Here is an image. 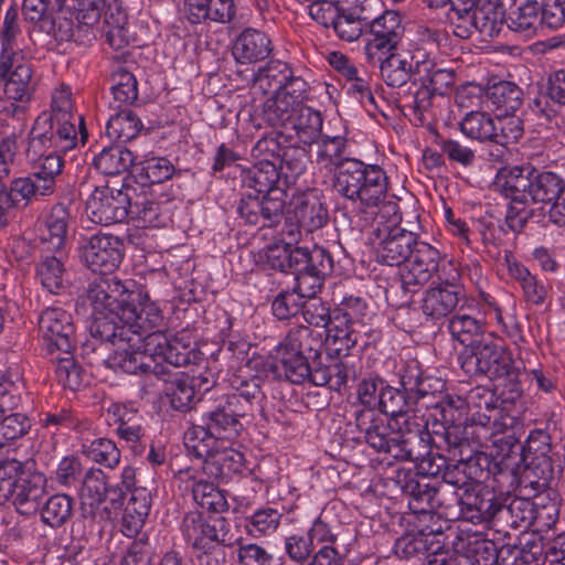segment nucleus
Here are the masks:
<instances>
[{
  "instance_id": "ddd939ff",
  "label": "nucleus",
  "mask_w": 565,
  "mask_h": 565,
  "mask_svg": "<svg viewBox=\"0 0 565 565\" xmlns=\"http://www.w3.org/2000/svg\"><path fill=\"white\" fill-rule=\"evenodd\" d=\"M498 497L490 491L482 489L479 483L463 492L452 491L448 495L447 510L457 505L460 508L459 518L472 524H487L492 526Z\"/></svg>"
},
{
  "instance_id": "0eeeda50",
  "label": "nucleus",
  "mask_w": 565,
  "mask_h": 565,
  "mask_svg": "<svg viewBox=\"0 0 565 565\" xmlns=\"http://www.w3.org/2000/svg\"><path fill=\"white\" fill-rule=\"evenodd\" d=\"M462 370L471 375H483L489 380H507L511 393L520 396L522 388L518 383L520 369L515 365L512 353L492 340L481 339L472 349L461 355Z\"/></svg>"
},
{
  "instance_id": "473e14b6",
  "label": "nucleus",
  "mask_w": 565,
  "mask_h": 565,
  "mask_svg": "<svg viewBox=\"0 0 565 565\" xmlns=\"http://www.w3.org/2000/svg\"><path fill=\"white\" fill-rule=\"evenodd\" d=\"M151 508V491L147 488H135L130 494L121 518L122 533L132 537L145 525Z\"/></svg>"
},
{
  "instance_id": "b1692460",
  "label": "nucleus",
  "mask_w": 565,
  "mask_h": 565,
  "mask_svg": "<svg viewBox=\"0 0 565 565\" xmlns=\"http://www.w3.org/2000/svg\"><path fill=\"white\" fill-rule=\"evenodd\" d=\"M79 497L83 518L93 521L108 518L109 511L103 507L107 498L106 476L100 469H90L86 472Z\"/></svg>"
},
{
  "instance_id": "4468645a",
  "label": "nucleus",
  "mask_w": 565,
  "mask_h": 565,
  "mask_svg": "<svg viewBox=\"0 0 565 565\" xmlns=\"http://www.w3.org/2000/svg\"><path fill=\"white\" fill-rule=\"evenodd\" d=\"M81 257L92 271L111 273L124 258V241L111 234H95L82 245Z\"/></svg>"
},
{
  "instance_id": "72a5a7b5",
  "label": "nucleus",
  "mask_w": 565,
  "mask_h": 565,
  "mask_svg": "<svg viewBox=\"0 0 565 565\" xmlns=\"http://www.w3.org/2000/svg\"><path fill=\"white\" fill-rule=\"evenodd\" d=\"M67 211L58 205L47 215L44 228L41 230L40 242L43 254L65 253L67 235Z\"/></svg>"
},
{
  "instance_id": "de8ad7c7",
  "label": "nucleus",
  "mask_w": 565,
  "mask_h": 565,
  "mask_svg": "<svg viewBox=\"0 0 565 565\" xmlns=\"http://www.w3.org/2000/svg\"><path fill=\"white\" fill-rule=\"evenodd\" d=\"M328 364L320 361L315 362L313 374H311V384L315 386L329 385L334 391H340L344 386L350 376L351 370L341 360L330 356Z\"/></svg>"
},
{
  "instance_id": "37998d69",
  "label": "nucleus",
  "mask_w": 565,
  "mask_h": 565,
  "mask_svg": "<svg viewBox=\"0 0 565 565\" xmlns=\"http://www.w3.org/2000/svg\"><path fill=\"white\" fill-rule=\"evenodd\" d=\"M129 216L138 222L141 227H159L163 225L161 206L149 198L146 192H138L134 186V194L130 200Z\"/></svg>"
},
{
  "instance_id": "f257e3e1",
  "label": "nucleus",
  "mask_w": 565,
  "mask_h": 565,
  "mask_svg": "<svg viewBox=\"0 0 565 565\" xmlns=\"http://www.w3.org/2000/svg\"><path fill=\"white\" fill-rule=\"evenodd\" d=\"M131 280L102 277L87 289L93 321L89 324L92 340L85 349H97V342L110 344L114 351L105 360L108 367L128 374L148 373L166 379L163 365L141 351L143 335L163 328L160 308L131 289Z\"/></svg>"
},
{
  "instance_id": "052dcab7",
  "label": "nucleus",
  "mask_w": 565,
  "mask_h": 565,
  "mask_svg": "<svg viewBox=\"0 0 565 565\" xmlns=\"http://www.w3.org/2000/svg\"><path fill=\"white\" fill-rule=\"evenodd\" d=\"M307 146L290 145L284 148L279 158V170L284 175V185L294 182L306 171L309 158Z\"/></svg>"
},
{
  "instance_id": "bf43d9fd",
  "label": "nucleus",
  "mask_w": 565,
  "mask_h": 565,
  "mask_svg": "<svg viewBox=\"0 0 565 565\" xmlns=\"http://www.w3.org/2000/svg\"><path fill=\"white\" fill-rule=\"evenodd\" d=\"M310 15L326 28H332L338 35H354L355 29L349 28L333 0H318L310 6Z\"/></svg>"
},
{
  "instance_id": "6ab92c4d",
  "label": "nucleus",
  "mask_w": 565,
  "mask_h": 565,
  "mask_svg": "<svg viewBox=\"0 0 565 565\" xmlns=\"http://www.w3.org/2000/svg\"><path fill=\"white\" fill-rule=\"evenodd\" d=\"M475 443L470 441V451L461 452V448H455L448 451L449 457L456 460V463H448L443 472V484L448 487L449 491L463 492L479 483L483 471L478 467L473 454L477 451Z\"/></svg>"
},
{
  "instance_id": "bb28decb",
  "label": "nucleus",
  "mask_w": 565,
  "mask_h": 565,
  "mask_svg": "<svg viewBox=\"0 0 565 565\" xmlns=\"http://www.w3.org/2000/svg\"><path fill=\"white\" fill-rule=\"evenodd\" d=\"M411 444L409 438H401V436L396 434L393 420L391 418L387 419L385 416L382 422L377 424L375 433L367 443L375 451L388 454L397 460L418 458Z\"/></svg>"
},
{
  "instance_id": "4c0bfd02",
  "label": "nucleus",
  "mask_w": 565,
  "mask_h": 565,
  "mask_svg": "<svg viewBox=\"0 0 565 565\" xmlns=\"http://www.w3.org/2000/svg\"><path fill=\"white\" fill-rule=\"evenodd\" d=\"M309 249L305 247H295L291 242H277L267 246L265 255L267 264L282 273L296 275L299 268L303 267L305 257Z\"/></svg>"
},
{
  "instance_id": "5fc2aeb1",
  "label": "nucleus",
  "mask_w": 565,
  "mask_h": 565,
  "mask_svg": "<svg viewBox=\"0 0 565 565\" xmlns=\"http://www.w3.org/2000/svg\"><path fill=\"white\" fill-rule=\"evenodd\" d=\"M556 423L550 418L545 428H535L530 431L525 445L522 447V456L526 463L531 458H540L545 462L544 454L550 451L551 445L557 439Z\"/></svg>"
},
{
  "instance_id": "39448f33",
  "label": "nucleus",
  "mask_w": 565,
  "mask_h": 565,
  "mask_svg": "<svg viewBox=\"0 0 565 565\" xmlns=\"http://www.w3.org/2000/svg\"><path fill=\"white\" fill-rule=\"evenodd\" d=\"M321 342L306 326L291 329L277 348V359L269 366L275 379L292 384L311 383L315 362L320 356Z\"/></svg>"
},
{
  "instance_id": "2eb2a0df",
  "label": "nucleus",
  "mask_w": 565,
  "mask_h": 565,
  "mask_svg": "<svg viewBox=\"0 0 565 565\" xmlns=\"http://www.w3.org/2000/svg\"><path fill=\"white\" fill-rule=\"evenodd\" d=\"M39 117H46L49 124L61 129L66 136L68 134L77 139L79 132L84 142L87 139L84 117L76 114L73 94L66 84H61L53 90L50 113H42Z\"/></svg>"
},
{
  "instance_id": "a19ab883",
  "label": "nucleus",
  "mask_w": 565,
  "mask_h": 565,
  "mask_svg": "<svg viewBox=\"0 0 565 565\" xmlns=\"http://www.w3.org/2000/svg\"><path fill=\"white\" fill-rule=\"evenodd\" d=\"M348 153V140L343 136H321L317 140L316 162L327 170H339L345 160H352Z\"/></svg>"
},
{
  "instance_id": "8fccbe9b",
  "label": "nucleus",
  "mask_w": 565,
  "mask_h": 565,
  "mask_svg": "<svg viewBox=\"0 0 565 565\" xmlns=\"http://www.w3.org/2000/svg\"><path fill=\"white\" fill-rule=\"evenodd\" d=\"M262 379L258 376L244 377L239 374L233 375L230 383L233 393L226 398H235L237 405L245 409L247 415L253 404H260L265 395L262 391Z\"/></svg>"
},
{
  "instance_id": "c85d7f7f",
  "label": "nucleus",
  "mask_w": 565,
  "mask_h": 565,
  "mask_svg": "<svg viewBox=\"0 0 565 565\" xmlns=\"http://www.w3.org/2000/svg\"><path fill=\"white\" fill-rule=\"evenodd\" d=\"M163 367L167 372L166 379L156 376L152 371H149L148 373H141L146 376L145 384L153 386V379L163 381L166 383L169 382L170 386L167 387V395L169 396L172 408L181 412L190 409L196 397V392L193 388V384H191L190 375L182 372L171 374L166 366Z\"/></svg>"
},
{
  "instance_id": "9b49d317",
  "label": "nucleus",
  "mask_w": 565,
  "mask_h": 565,
  "mask_svg": "<svg viewBox=\"0 0 565 565\" xmlns=\"http://www.w3.org/2000/svg\"><path fill=\"white\" fill-rule=\"evenodd\" d=\"M246 416L245 409L237 405L235 398H226L217 404L213 409L203 415L202 426L195 427L185 434V440L189 438L200 440L201 438L234 439L243 430L241 418Z\"/></svg>"
},
{
  "instance_id": "3c124183",
  "label": "nucleus",
  "mask_w": 565,
  "mask_h": 565,
  "mask_svg": "<svg viewBox=\"0 0 565 565\" xmlns=\"http://www.w3.org/2000/svg\"><path fill=\"white\" fill-rule=\"evenodd\" d=\"M322 122V116L319 111L303 105L288 127L296 132L303 145L310 146L321 137Z\"/></svg>"
},
{
  "instance_id": "f704fd0d",
  "label": "nucleus",
  "mask_w": 565,
  "mask_h": 565,
  "mask_svg": "<svg viewBox=\"0 0 565 565\" xmlns=\"http://www.w3.org/2000/svg\"><path fill=\"white\" fill-rule=\"evenodd\" d=\"M294 216L298 226L307 233L322 228L329 220L327 206L312 193L301 194L296 198Z\"/></svg>"
},
{
  "instance_id": "412c9836",
  "label": "nucleus",
  "mask_w": 565,
  "mask_h": 565,
  "mask_svg": "<svg viewBox=\"0 0 565 565\" xmlns=\"http://www.w3.org/2000/svg\"><path fill=\"white\" fill-rule=\"evenodd\" d=\"M213 444L212 438H201L200 440L189 438V441H185V446L191 454L203 459L205 465L216 467V476L228 477L243 471L244 455L242 452L232 448L221 451L215 450Z\"/></svg>"
},
{
  "instance_id": "1a4fd4ad",
  "label": "nucleus",
  "mask_w": 565,
  "mask_h": 565,
  "mask_svg": "<svg viewBox=\"0 0 565 565\" xmlns=\"http://www.w3.org/2000/svg\"><path fill=\"white\" fill-rule=\"evenodd\" d=\"M451 263L440 265V253L431 245L419 242L412 255L407 258L401 271L402 288L414 294L424 287L436 275L452 274Z\"/></svg>"
},
{
  "instance_id": "0e129e2a",
  "label": "nucleus",
  "mask_w": 565,
  "mask_h": 565,
  "mask_svg": "<svg viewBox=\"0 0 565 565\" xmlns=\"http://www.w3.org/2000/svg\"><path fill=\"white\" fill-rule=\"evenodd\" d=\"M143 125L140 118L132 110H121L111 116L106 126L109 138L127 142L136 138Z\"/></svg>"
},
{
  "instance_id": "a211bd4d",
  "label": "nucleus",
  "mask_w": 565,
  "mask_h": 565,
  "mask_svg": "<svg viewBox=\"0 0 565 565\" xmlns=\"http://www.w3.org/2000/svg\"><path fill=\"white\" fill-rule=\"evenodd\" d=\"M377 259L390 266L405 264L419 244L417 235L405 228H374Z\"/></svg>"
},
{
  "instance_id": "7c9ffc66",
  "label": "nucleus",
  "mask_w": 565,
  "mask_h": 565,
  "mask_svg": "<svg viewBox=\"0 0 565 565\" xmlns=\"http://www.w3.org/2000/svg\"><path fill=\"white\" fill-rule=\"evenodd\" d=\"M544 458L545 462H542L540 458H531L526 463L527 471L536 477V480L530 481L535 492H541L551 482L558 480L565 468V459L561 457L556 440L551 445L550 451L544 454Z\"/></svg>"
},
{
  "instance_id": "338daca9",
  "label": "nucleus",
  "mask_w": 565,
  "mask_h": 565,
  "mask_svg": "<svg viewBox=\"0 0 565 565\" xmlns=\"http://www.w3.org/2000/svg\"><path fill=\"white\" fill-rule=\"evenodd\" d=\"M114 100L120 105H130L138 98V82L132 73L118 68L110 75Z\"/></svg>"
},
{
  "instance_id": "2f4dec72",
  "label": "nucleus",
  "mask_w": 565,
  "mask_h": 565,
  "mask_svg": "<svg viewBox=\"0 0 565 565\" xmlns=\"http://www.w3.org/2000/svg\"><path fill=\"white\" fill-rule=\"evenodd\" d=\"M415 82L427 85L436 95L445 96L456 83V73L452 70L437 68L425 54H415Z\"/></svg>"
},
{
  "instance_id": "a18cd8bd",
  "label": "nucleus",
  "mask_w": 565,
  "mask_h": 565,
  "mask_svg": "<svg viewBox=\"0 0 565 565\" xmlns=\"http://www.w3.org/2000/svg\"><path fill=\"white\" fill-rule=\"evenodd\" d=\"M411 56V62L402 55L398 50L386 57V61L380 65L381 76L391 87H401L411 78L415 79V61Z\"/></svg>"
},
{
  "instance_id": "7ed1b4c3",
  "label": "nucleus",
  "mask_w": 565,
  "mask_h": 565,
  "mask_svg": "<svg viewBox=\"0 0 565 565\" xmlns=\"http://www.w3.org/2000/svg\"><path fill=\"white\" fill-rule=\"evenodd\" d=\"M180 530L198 565H232L238 539L226 518H205L198 511H190L184 514Z\"/></svg>"
},
{
  "instance_id": "5701e85b",
  "label": "nucleus",
  "mask_w": 565,
  "mask_h": 565,
  "mask_svg": "<svg viewBox=\"0 0 565 565\" xmlns=\"http://www.w3.org/2000/svg\"><path fill=\"white\" fill-rule=\"evenodd\" d=\"M431 417V423H429V419L424 420V443L430 444L431 446L447 452L455 448H461V451L463 450L465 454L470 451L471 440L469 435L473 431L469 430L473 429L472 425L460 428L459 426H450L446 424L437 417V414H433Z\"/></svg>"
},
{
  "instance_id": "dca6fc26",
  "label": "nucleus",
  "mask_w": 565,
  "mask_h": 565,
  "mask_svg": "<svg viewBox=\"0 0 565 565\" xmlns=\"http://www.w3.org/2000/svg\"><path fill=\"white\" fill-rule=\"evenodd\" d=\"M47 120L46 117H38L30 131L25 152L31 162L50 152H66L76 146V138L61 132V129L52 126Z\"/></svg>"
},
{
  "instance_id": "6e6552de",
  "label": "nucleus",
  "mask_w": 565,
  "mask_h": 565,
  "mask_svg": "<svg viewBox=\"0 0 565 565\" xmlns=\"http://www.w3.org/2000/svg\"><path fill=\"white\" fill-rule=\"evenodd\" d=\"M134 186L124 183L119 189L108 184L97 185L86 200L85 212L95 224L121 223L129 216Z\"/></svg>"
},
{
  "instance_id": "f3484780",
  "label": "nucleus",
  "mask_w": 565,
  "mask_h": 565,
  "mask_svg": "<svg viewBox=\"0 0 565 565\" xmlns=\"http://www.w3.org/2000/svg\"><path fill=\"white\" fill-rule=\"evenodd\" d=\"M39 330L50 347L70 355L75 348L72 315L61 307H49L39 317Z\"/></svg>"
},
{
  "instance_id": "c9c22d12",
  "label": "nucleus",
  "mask_w": 565,
  "mask_h": 565,
  "mask_svg": "<svg viewBox=\"0 0 565 565\" xmlns=\"http://www.w3.org/2000/svg\"><path fill=\"white\" fill-rule=\"evenodd\" d=\"M185 6L188 19L192 23L205 20L227 23L235 14L234 0H185Z\"/></svg>"
},
{
  "instance_id": "4be33fe9",
  "label": "nucleus",
  "mask_w": 565,
  "mask_h": 565,
  "mask_svg": "<svg viewBox=\"0 0 565 565\" xmlns=\"http://www.w3.org/2000/svg\"><path fill=\"white\" fill-rule=\"evenodd\" d=\"M387 190L386 172L377 164H367L349 202L359 213L367 212L387 198Z\"/></svg>"
},
{
  "instance_id": "680f3d73",
  "label": "nucleus",
  "mask_w": 565,
  "mask_h": 565,
  "mask_svg": "<svg viewBox=\"0 0 565 565\" xmlns=\"http://www.w3.org/2000/svg\"><path fill=\"white\" fill-rule=\"evenodd\" d=\"M291 76V67L281 61L271 60L258 68L254 76V86L264 93L278 92L288 77Z\"/></svg>"
},
{
  "instance_id": "79ce46f5",
  "label": "nucleus",
  "mask_w": 565,
  "mask_h": 565,
  "mask_svg": "<svg viewBox=\"0 0 565 565\" xmlns=\"http://www.w3.org/2000/svg\"><path fill=\"white\" fill-rule=\"evenodd\" d=\"M136 157L132 152L120 145L105 147L94 157L95 168L106 175L124 173L134 164Z\"/></svg>"
},
{
  "instance_id": "f03ea898",
  "label": "nucleus",
  "mask_w": 565,
  "mask_h": 565,
  "mask_svg": "<svg viewBox=\"0 0 565 565\" xmlns=\"http://www.w3.org/2000/svg\"><path fill=\"white\" fill-rule=\"evenodd\" d=\"M281 175L277 162L268 158L243 170V184L257 192L243 194L236 203V212L245 224L271 228L281 222L287 198Z\"/></svg>"
},
{
  "instance_id": "774afa93",
  "label": "nucleus",
  "mask_w": 565,
  "mask_h": 565,
  "mask_svg": "<svg viewBox=\"0 0 565 565\" xmlns=\"http://www.w3.org/2000/svg\"><path fill=\"white\" fill-rule=\"evenodd\" d=\"M82 452L89 460L107 468H115L120 461V450L107 438H97L88 445L84 444Z\"/></svg>"
},
{
  "instance_id": "f8f14e48",
  "label": "nucleus",
  "mask_w": 565,
  "mask_h": 565,
  "mask_svg": "<svg viewBox=\"0 0 565 565\" xmlns=\"http://www.w3.org/2000/svg\"><path fill=\"white\" fill-rule=\"evenodd\" d=\"M398 483L403 493L408 498V508L414 514L431 515V512L445 508L447 510L448 487H436L426 478L411 472L398 475Z\"/></svg>"
},
{
  "instance_id": "aec40b11",
  "label": "nucleus",
  "mask_w": 565,
  "mask_h": 565,
  "mask_svg": "<svg viewBox=\"0 0 565 565\" xmlns=\"http://www.w3.org/2000/svg\"><path fill=\"white\" fill-rule=\"evenodd\" d=\"M62 152H50L35 162L33 171L20 180L34 201L51 196L56 191V181L62 173L64 161Z\"/></svg>"
},
{
  "instance_id": "e2e57ef3",
  "label": "nucleus",
  "mask_w": 565,
  "mask_h": 565,
  "mask_svg": "<svg viewBox=\"0 0 565 565\" xmlns=\"http://www.w3.org/2000/svg\"><path fill=\"white\" fill-rule=\"evenodd\" d=\"M379 412L393 419L396 416H403L405 412H413L412 394L404 388L392 386L381 387L379 395Z\"/></svg>"
},
{
  "instance_id": "e433bc0d",
  "label": "nucleus",
  "mask_w": 565,
  "mask_h": 565,
  "mask_svg": "<svg viewBox=\"0 0 565 565\" xmlns=\"http://www.w3.org/2000/svg\"><path fill=\"white\" fill-rule=\"evenodd\" d=\"M66 258L65 253L43 254L36 265V275L42 286L52 294H61L68 284Z\"/></svg>"
},
{
  "instance_id": "09e8293b",
  "label": "nucleus",
  "mask_w": 565,
  "mask_h": 565,
  "mask_svg": "<svg viewBox=\"0 0 565 565\" xmlns=\"http://www.w3.org/2000/svg\"><path fill=\"white\" fill-rule=\"evenodd\" d=\"M508 270L510 276L519 282L523 290L524 299L535 306L543 305L547 288L542 280H539L532 273L521 263H509Z\"/></svg>"
},
{
  "instance_id": "c03bdc74",
  "label": "nucleus",
  "mask_w": 565,
  "mask_h": 565,
  "mask_svg": "<svg viewBox=\"0 0 565 565\" xmlns=\"http://www.w3.org/2000/svg\"><path fill=\"white\" fill-rule=\"evenodd\" d=\"M60 11L75 13L78 23L94 25L111 7V0H54Z\"/></svg>"
},
{
  "instance_id": "9d476101",
  "label": "nucleus",
  "mask_w": 565,
  "mask_h": 565,
  "mask_svg": "<svg viewBox=\"0 0 565 565\" xmlns=\"http://www.w3.org/2000/svg\"><path fill=\"white\" fill-rule=\"evenodd\" d=\"M459 274L452 268V274L439 275L436 285L427 288L422 298L420 309L425 318L434 323L450 318L465 300L463 289L457 282Z\"/></svg>"
},
{
  "instance_id": "ea45409f",
  "label": "nucleus",
  "mask_w": 565,
  "mask_h": 565,
  "mask_svg": "<svg viewBox=\"0 0 565 565\" xmlns=\"http://www.w3.org/2000/svg\"><path fill=\"white\" fill-rule=\"evenodd\" d=\"M326 332L330 356H348L359 342V330L353 324H347L344 320L338 318H333Z\"/></svg>"
},
{
  "instance_id": "13d9d810",
  "label": "nucleus",
  "mask_w": 565,
  "mask_h": 565,
  "mask_svg": "<svg viewBox=\"0 0 565 565\" xmlns=\"http://www.w3.org/2000/svg\"><path fill=\"white\" fill-rule=\"evenodd\" d=\"M541 4L535 0H526L512 9L505 19V30L512 32H536L540 21Z\"/></svg>"
},
{
  "instance_id": "49530a36",
  "label": "nucleus",
  "mask_w": 565,
  "mask_h": 565,
  "mask_svg": "<svg viewBox=\"0 0 565 565\" xmlns=\"http://www.w3.org/2000/svg\"><path fill=\"white\" fill-rule=\"evenodd\" d=\"M365 169H367V163L360 159L345 160L333 174L332 188L334 192L349 201L353 196V191Z\"/></svg>"
},
{
  "instance_id": "603ef678",
  "label": "nucleus",
  "mask_w": 565,
  "mask_h": 565,
  "mask_svg": "<svg viewBox=\"0 0 565 565\" xmlns=\"http://www.w3.org/2000/svg\"><path fill=\"white\" fill-rule=\"evenodd\" d=\"M447 329L454 340L468 347V349H472V345L480 341L478 338L483 333V327L478 319L459 312H455L447 319Z\"/></svg>"
},
{
  "instance_id": "393cba45",
  "label": "nucleus",
  "mask_w": 565,
  "mask_h": 565,
  "mask_svg": "<svg viewBox=\"0 0 565 565\" xmlns=\"http://www.w3.org/2000/svg\"><path fill=\"white\" fill-rule=\"evenodd\" d=\"M534 504L529 499L512 498L509 503L498 498L492 529L504 535L509 530H526L534 518Z\"/></svg>"
},
{
  "instance_id": "cd10ccee",
  "label": "nucleus",
  "mask_w": 565,
  "mask_h": 565,
  "mask_svg": "<svg viewBox=\"0 0 565 565\" xmlns=\"http://www.w3.org/2000/svg\"><path fill=\"white\" fill-rule=\"evenodd\" d=\"M459 542L456 544V550L461 551L468 558L478 565H511L508 557L504 556L510 547L498 548L495 544L486 540L478 534L459 535Z\"/></svg>"
},
{
  "instance_id": "423d86ee",
  "label": "nucleus",
  "mask_w": 565,
  "mask_h": 565,
  "mask_svg": "<svg viewBox=\"0 0 565 565\" xmlns=\"http://www.w3.org/2000/svg\"><path fill=\"white\" fill-rule=\"evenodd\" d=\"M565 185L564 179L551 171H539L531 166L513 167L500 171L495 189L515 203L554 204Z\"/></svg>"
},
{
  "instance_id": "864d4df0",
  "label": "nucleus",
  "mask_w": 565,
  "mask_h": 565,
  "mask_svg": "<svg viewBox=\"0 0 565 565\" xmlns=\"http://www.w3.org/2000/svg\"><path fill=\"white\" fill-rule=\"evenodd\" d=\"M495 117L486 111H469L460 120V131L471 140L493 142Z\"/></svg>"
},
{
  "instance_id": "c756f323",
  "label": "nucleus",
  "mask_w": 565,
  "mask_h": 565,
  "mask_svg": "<svg viewBox=\"0 0 565 565\" xmlns=\"http://www.w3.org/2000/svg\"><path fill=\"white\" fill-rule=\"evenodd\" d=\"M471 26H465L468 32H479L484 35H499L505 32V14L501 4L498 2L484 0L466 19Z\"/></svg>"
},
{
  "instance_id": "4d7b16f0",
  "label": "nucleus",
  "mask_w": 565,
  "mask_h": 565,
  "mask_svg": "<svg viewBox=\"0 0 565 565\" xmlns=\"http://www.w3.org/2000/svg\"><path fill=\"white\" fill-rule=\"evenodd\" d=\"M522 89L509 81H500L489 85L487 97L492 105L503 113H514L522 105Z\"/></svg>"
},
{
  "instance_id": "58836bf2",
  "label": "nucleus",
  "mask_w": 565,
  "mask_h": 565,
  "mask_svg": "<svg viewBox=\"0 0 565 565\" xmlns=\"http://www.w3.org/2000/svg\"><path fill=\"white\" fill-rule=\"evenodd\" d=\"M14 406L13 396H0V448L23 437L31 429L30 418L21 413L4 414Z\"/></svg>"
},
{
  "instance_id": "6e6d98bb",
  "label": "nucleus",
  "mask_w": 565,
  "mask_h": 565,
  "mask_svg": "<svg viewBox=\"0 0 565 565\" xmlns=\"http://www.w3.org/2000/svg\"><path fill=\"white\" fill-rule=\"evenodd\" d=\"M301 106L277 92L263 105V117L270 126L288 127Z\"/></svg>"
},
{
  "instance_id": "20e7f679",
  "label": "nucleus",
  "mask_w": 565,
  "mask_h": 565,
  "mask_svg": "<svg viewBox=\"0 0 565 565\" xmlns=\"http://www.w3.org/2000/svg\"><path fill=\"white\" fill-rule=\"evenodd\" d=\"M0 54V84L3 86L4 105L0 111L6 116H23L33 99L36 82L31 64L24 61L17 38H2Z\"/></svg>"
},
{
  "instance_id": "69168bd1",
  "label": "nucleus",
  "mask_w": 565,
  "mask_h": 565,
  "mask_svg": "<svg viewBox=\"0 0 565 565\" xmlns=\"http://www.w3.org/2000/svg\"><path fill=\"white\" fill-rule=\"evenodd\" d=\"M271 52L269 38H235L232 53L239 63H253L264 60Z\"/></svg>"
},
{
  "instance_id": "a878e982",
  "label": "nucleus",
  "mask_w": 565,
  "mask_h": 565,
  "mask_svg": "<svg viewBox=\"0 0 565 565\" xmlns=\"http://www.w3.org/2000/svg\"><path fill=\"white\" fill-rule=\"evenodd\" d=\"M46 493V478L38 471H28L22 463V473L17 486L12 504L22 515L35 514Z\"/></svg>"
}]
</instances>
